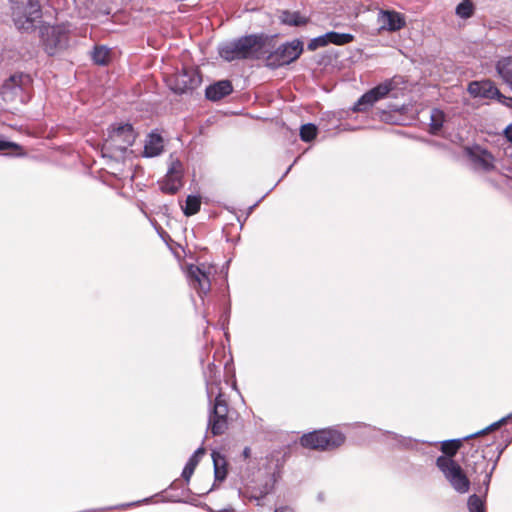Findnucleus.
<instances>
[{
	"label": "nucleus",
	"mask_w": 512,
	"mask_h": 512,
	"mask_svg": "<svg viewBox=\"0 0 512 512\" xmlns=\"http://www.w3.org/2000/svg\"><path fill=\"white\" fill-rule=\"evenodd\" d=\"M280 50H281V53H279L277 51L274 54H270L268 56V58H267V65L268 66H270L272 68H276V67L288 64V57L286 55V52L288 50V42L283 43L279 47V51Z\"/></svg>",
	"instance_id": "aec40b11"
},
{
	"label": "nucleus",
	"mask_w": 512,
	"mask_h": 512,
	"mask_svg": "<svg viewBox=\"0 0 512 512\" xmlns=\"http://www.w3.org/2000/svg\"><path fill=\"white\" fill-rule=\"evenodd\" d=\"M497 72L512 89V57H505L498 61Z\"/></svg>",
	"instance_id": "6ab92c4d"
},
{
	"label": "nucleus",
	"mask_w": 512,
	"mask_h": 512,
	"mask_svg": "<svg viewBox=\"0 0 512 512\" xmlns=\"http://www.w3.org/2000/svg\"><path fill=\"white\" fill-rule=\"evenodd\" d=\"M354 39V36L348 33H338V32H327L324 35H321L319 37L313 38L308 43V49L310 51H314L320 47H324L328 45L329 43L335 44V45H345L350 42H352Z\"/></svg>",
	"instance_id": "ddd939ff"
},
{
	"label": "nucleus",
	"mask_w": 512,
	"mask_h": 512,
	"mask_svg": "<svg viewBox=\"0 0 512 512\" xmlns=\"http://www.w3.org/2000/svg\"><path fill=\"white\" fill-rule=\"evenodd\" d=\"M205 454V449L203 447L198 448L187 461L183 471L182 477L188 482L192 477L196 466L198 465L200 458Z\"/></svg>",
	"instance_id": "a211bd4d"
},
{
	"label": "nucleus",
	"mask_w": 512,
	"mask_h": 512,
	"mask_svg": "<svg viewBox=\"0 0 512 512\" xmlns=\"http://www.w3.org/2000/svg\"><path fill=\"white\" fill-rule=\"evenodd\" d=\"M149 501H150V498H145V499H143L141 501H136V502H132V503H127V504L119 505V506H117V508L131 507V506L139 505L141 503H148Z\"/></svg>",
	"instance_id": "4c0bfd02"
},
{
	"label": "nucleus",
	"mask_w": 512,
	"mask_h": 512,
	"mask_svg": "<svg viewBox=\"0 0 512 512\" xmlns=\"http://www.w3.org/2000/svg\"><path fill=\"white\" fill-rule=\"evenodd\" d=\"M163 151V139L159 134L150 133L145 141L143 156L156 157Z\"/></svg>",
	"instance_id": "f3484780"
},
{
	"label": "nucleus",
	"mask_w": 512,
	"mask_h": 512,
	"mask_svg": "<svg viewBox=\"0 0 512 512\" xmlns=\"http://www.w3.org/2000/svg\"><path fill=\"white\" fill-rule=\"evenodd\" d=\"M182 176L178 175H165V179L161 183V190L167 194H175L182 186Z\"/></svg>",
	"instance_id": "4be33fe9"
},
{
	"label": "nucleus",
	"mask_w": 512,
	"mask_h": 512,
	"mask_svg": "<svg viewBox=\"0 0 512 512\" xmlns=\"http://www.w3.org/2000/svg\"><path fill=\"white\" fill-rule=\"evenodd\" d=\"M317 128L313 124H305L300 129V137L303 141H310L315 138Z\"/></svg>",
	"instance_id": "c756f323"
},
{
	"label": "nucleus",
	"mask_w": 512,
	"mask_h": 512,
	"mask_svg": "<svg viewBox=\"0 0 512 512\" xmlns=\"http://www.w3.org/2000/svg\"><path fill=\"white\" fill-rule=\"evenodd\" d=\"M200 206H201L200 196L188 195L187 199H186V204L182 208V210L186 216H192L200 210Z\"/></svg>",
	"instance_id": "393cba45"
},
{
	"label": "nucleus",
	"mask_w": 512,
	"mask_h": 512,
	"mask_svg": "<svg viewBox=\"0 0 512 512\" xmlns=\"http://www.w3.org/2000/svg\"><path fill=\"white\" fill-rule=\"evenodd\" d=\"M135 139L136 134L130 123L118 124L109 128L106 145L117 151L124 152L133 145Z\"/></svg>",
	"instance_id": "6e6552de"
},
{
	"label": "nucleus",
	"mask_w": 512,
	"mask_h": 512,
	"mask_svg": "<svg viewBox=\"0 0 512 512\" xmlns=\"http://www.w3.org/2000/svg\"><path fill=\"white\" fill-rule=\"evenodd\" d=\"M206 389L208 398L211 400V397L215 393V389H218L217 381L210 378H206Z\"/></svg>",
	"instance_id": "c9c22d12"
},
{
	"label": "nucleus",
	"mask_w": 512,
	"mask_h": 512,
	"mask_svg": "<svg viewBox=\"0 0 512 512\" xmlns=\"http://www.w3.org/2000/svg\"><path fill=\"white\" fill-rule=\"evenodd\" d=\"M509 417H510V416H508V418H509ZM506 421H507V417H504V418H502L501 420H499V421H497V422H495V423L491 424V425H490V426H488L487 428H485V429H483V430H481V431H478V432H476V433H474V434H471V435H469V436L464 437V440H467V439H470V438H473V437H476V436H479V435H483V434L487 433L488 431L495 430V429H497L500 425H502V424L506 423Z\"/></svg>",
	"instance_id": "2f4dec72"
},
{
	"label": "nucleus",
	"mask_w": 512,
	"mask_h": 512,
	"mask_svg": "<svg viewBox=\"0 0 512 512\" xmlns=\"http://www.w3.org/2000/svg\"><path fill=\"white\" fill-rule=\"evenodd\" d=\"M208 368H209L210 372H212V370L215 368V365H213V364H212V365H209V367H208Z\"/></svg>",
	"instance_id": "a18cd8bd"
},
{
	"label": "nucleus",
	"mask_w": 512,
	"mask_h": 512,
	"mask_svg": "<svg viewBox=\"0 0 512 512\" xmlns=\"http://www.w3.org/2000/svg\"><path fill=\"white\" fill-rule=\"evenodd\" d=\"M212 458H213L215 479L218 481H223L227 475L225 459L222 456H220V454H218L216 452L212 453Z\"/></svg>",
	"instance_id": "5701e85b"
},
{
	"label": "nucleus",
	"mask_w": 512,
	"mask_h": 512,
	"mask_svg": "<svg viewBox=\"0 0 512 512\" xmlns=\"http://www.w3.org/2000/svg\"><path fill=\"white\" fill-rule=\"evenodd\" d=\"M206 508L209 512H235V509L232 508V507H227V508H224V509H220V510H214L212 509L211 507L207 506L206 505Z\"/></svg>",
	"instance_id": "58836bf2"
},
{
	"label": "nucleus",
	"mask_w": 512,
	"mask_h": 512,
	"mask_svg": "<svg viewBox=\"0 0 512 512\" xmlns=\"http://www.w3.org/2000/svg\"><path fill=\"white\" fill-rule=\"evenodd\" d=\"M445 121V115L443 111L439 109H433L430 114V132L432 134H437L443 127V123Z\"/></svg>",
	"instance_id": "b1692460"
},
{
	"label": "nucleus",
	"mask_w": 512,
	"mask_h": 512,
	"mask_svg": "<svg viewBox=\"0 0 512 512\" xmlns=\"http://www.w3.org/2000/svg\"><path fill=\"white\" fill-rule=\"evenodd\" d=\"M232 91L233 86L229 80H220L206 87L205 96L210 101H219Z\"/></svg>",
	"instance_id": "dca6fc26"
},
{
	"label": "nucleus",
	"mask_w": 512,
	"mask_h": 512,
	"mask_svg": "<svg viewBox=\"0 0 512 512\" xmlns=\"http://www.w3.org/2000/svg\"><path fill=\"white\" fill-rule=\"evenodd\" d=\"M344 441V435L333 429L313 431L300 438L303 447L316 450H332L341 446Z\"/></svg>",
	"instance_id": "39448f33"
},
{
	"label": "nucleus",
	"mask_w": 512,
	"mask_h": 512,
	"mask_svg": "<svg viewBox=\"0 0 512 512\" xmlns=\"http://www.w3.org/2000/svg\"><path fill=\"white\" fill-rule=\"evenodd\" d=\"M504 137L512 145V124L508 125L504 130Z\"/></svg>",
	"instance_id": "e433bc0d"
},
{
	"label": "nucleus",
	"mask_w": 512,
	"mask_h": 512,
	"mask_svg": "<svg viewBox=\"0 0 512 512\" xmlns=\"http://www.w3.org/2000/svg\"><path fill=\"white\" fill-rule=\"evenodd\" d=\"M463 461L466 468L471 469L473 473L485 474L483 484L488 488L497 461H495L491 469L488 470V461L485 456L478 448H474L473 446L466 452Z\"/></svg>",
	"instance_id": "1a4fd4ad"
},
{
	"label": "nucleus",
	"mask_w": 512,
	"mask_h": 512,
	"mask_svg": "<svg viewBox=\"0 0 512 512\" xmlns=\"http://www.w3.org/2000/svg\"><path fill=\"white\" fill-rule=\"evenodd\" d=\"M252 499L256 502L257 505H261L264 496H253Z\"/></svg>",
	"instance_id": "ea45409f"
},
{
	"label": "nucleus",
	"mask_w": 512,
	"mask_h": 512,
	"mask_svg": "<svg viewBox=\"0 0 512 512\" xmlns=\"http://www.w3.org/2000/svg\"><path fill=\"white\" fill-rule=\"evenodd\" d=\"M281 18H282V22L283 23H287V21H288V11H283Z\"/></svg>",
	"instance_id": "a19ab883"
},
{
	"label": "nucleus",
	"mask_w": 512,
	"mask_h": 512,
	"mask_svg": "<svg viewBox=\"0 0 512 512\" xmlns=\"http://www.w3.org/2000/svg\"><path fill=\"white\" fill-rule=\"evenodd\" d=\"M109 52V49L104 46L95 47L92 59L96 64L105 65L108 62Z\"/></svg>",
	"instance_id": "cd10ccee"
},
{
	"label": "nucleus",
	"mask_w": 512,
	"mask_h": 512,
	"mask_svg": "<svg viewBox=\"0 0 512 512\" xmlns=\"http://www.w3.org/2000/svg\"><path fill=\"white\" fill-rule=\"evenodd\" d=\"M303 52V42L300 39L290 41V63L299 58Z\"/></svg>",
	"instance_id": "c85d7f7f"
},
{
	"label": "nucleus",
	"mask_w": 512,
	"mask_h": 512,
	"mask_svg": "<svg viewBox=\"0 0 512 512\" xmlns=\"http://www.w3.org/2000/svg\"><path fill=\"white\" fill-rule=\"evenodd\" d=\"M462 445L461 439H453L443 441L441 450L445 454L439 456L436 460V465L443 473L446 480L458 493H466L470 487V481L463 472L461 466L456 463L452 457L460 449Z\"/></svg>",
	"instance_id": "f03ea898"
},
{
	"label": "nucleus",
	"mask_w": 512,
	"mask_h": 512,
	"mask_svg": "<svg viewBox=\"0 0 512 512\" xmlns=\"http://www.w3.org/2000/svg\"><path fill=\"white\" fill-rule=\"evenodd\" d=\"M268 37L260 34L242 36L219 46V55L226 61L238 59H259L268 52Z\"/></svg>",
	"instance_id": "f257e3e1"
},
{
	"label": "nucleus",
	"mask_w": 512,
	"mask_h": 512,
	"mask_svg": "<svg viewBox=\"0 0 512 512\" xmlns=\"http://www.w3.org/2000/svg\"><path fill=\"white\" fill-rule=\"evenodd\" d=\"M167 175H183V167L182 163L178 159H172L168 168V171L166 173Z\"/></svg>",
	"instance_id": "473e14b6"
},
{
	"label": "nucleus",
	"mask_w": 512,
	"mask_h": 512,
	"mask_svg": "<svg viewBox=\"0 0 512 512\" xmlns=\"http://www.w3.org/2000/svg\"><path fill=\"white\" fill-rule=\"evenodd\" d=\"M275 512H287L285 508L276 509Z\"/></svg>",
	"instance_id": "37998d69"
},
{
	"label": "nucleus",
	"mask_w": 512,
	"mask_h": 512,
	"mask_svg": "<svg viewBox=\"0 0 512 512\" xmlns=\"http://www.w3.org/2000/svg\"><path fill=\"white\" fill-rule=\"evenodd\" d=\"M381 30L396 32L406 25L405 17L394 10H381L378 14Z\"/></svg>",
	"instance_id": "4468645a"
},
{
	"label": "nucleus",
	"mask_w": 512,
	"mask_h": 512,
	"mask_svg": "<svg viewBox=\"0 0 512 512\" xmlns=\"http://www.w3.org/2000/svg\"><path fill=\"white\" fill-rule=\"evenodd\" d=\"M307 18L305 16L300 15L299 13H290V25L301 26L306 24Z\"/></svg>",
	"instance_id": "f704fd0d"
},
{
	"label": "nucleus",
	"mask_w": 512,
	"mask_h": 512,
	"mask_svg": "<svg viewBox=\"0 0 512 512\" xmlns=\"http://www.w3.org/2000/svg\"><path fill=\"white\" fill-rule=\"evenodd\" d=\"M182 176L178 175H165V179L161 183V190L167 194H175L182 186Z\"/></svg>",
	"instance_id": "412c9836"
},
{
	"label": "nucleus",
	"mask_w": 512,
	"mask_h": 512,
	"mask_svg": "<svg viewBox=\"0 0 512 512\" xmlns=\"http://www.w3.org/2000/svg\"><path fill=\"white\" fill-rule=\"evenodd\" d=\"M40 38L45 52L49 56L56 55L68 46L69 28L66 24L43 25Z\"/></svg>",
	"instance_id": "20e7f679"
},
{
	"label": "nucleus",
	"mask_w": 512,
	"mask_h": 512,
	"mask_svg": "<svg viewBox=\"0 0 512 512\" xmlns=\"http://www.w3.org/2000/svg\"><path fill=\"white\" fill-rule=\"evenodd\" d=\"M11 15L16 28L22 32H31L36 22L42 18L40 0H11Z\"/></svg>",
	"instance_id": "7ed1b4c3"
},
{
	"label": "nucleus",
	"mask_w": 512,
	"mask_h": 512,
	"mask_svg": "<svg viewBox=\"0 0 512 512\" xmlns=\"http://www.w3.org/2000/svg\"><path fill=\"white\" fill-rule=\"evenodd\" d=\"M214 272V267L205 263L200 265H188L186 275L189 285L196 290L200 296L207 294L211 289V276Z\"/></svg>",
	"instance_id": "423d86ee"
},
{
	"label": "nucleus",
	"mask_w": 512,
	"mask_h": 512,
	"mask_svg": "<svg viewBox=\"0 0 512 512\" xmlns=\"http://www.w3.org/2000/svg\"><path fill=\"white\" fill-rule=\"evenodd\" d=\"M8 149L20 150L21 146L15 142L5 140L4 137L2 135H0V151H4V150H8Z\"/></svg>",
	"instance_id": "72a5a7b5"
},
{
	"label": "nucleus",
	"mask_w": 512,
	"mask_h": 512,
	"mask_svg": "<svg viewBox=\"0 0 512 512\" xmlns=\"http://www.w3.org/2000/svg\"><path fill=\"white\" fill-rule=\"evenodd\" d=\"M468 509L469 512H485L483 501L476 494H473L469 497Z\"/></svg>",
	"instance_id": "7c9ffc66"
},
{
	"label": "nucleus",
	"mask_w": 512,
	"mask_h": 512,
	"mask_svg": "<svg viewBox=\"0 0 512 512\" xmlns=\"http://www.w3.org/2000/svg\"><path fill=\"white\" fill-rule=\"evenodd\" d=\"M465 154L475 170L488 172L495 167L494 156L487 149L479 145L466 147Z\"/></svg>",
	"instance_id": "9d476101"
},
{
	"label": "nucleus",
	"mask_w": 512,
	"mask_h": 512,
	"mask_svg": "<svg viewBox=\"0 0 512 512\" xmlns=\"http://www.w3.org/2000/svg\"><path fill=\"white\" fill-rule=\"evenodd\" d=\"M228 411L229 408L226 400L224 399V395L221 392H218L208 419V428L213 435H221L227 430Z\"/></svg>",
	"instance_id": "0eeeda50"
},
{
	"label": "nucleus",
	"mask_w": 512,
	"mask_h": 512,
	"mask_svg": "<svg viewBox=\"0 0 512 512\" xmlns=\"http://www.w3.org/2000/svg\"><path fill=\"white\" fill-rule=\"evenodd\" d=\"M249 452H250V449L246 447V448L244 449V452H243V453H244V455L247 457V456L249 455Z\"/></svg>",
	"instance_id": "79ce46f5"
},
{
	"label": "nucleus",
	"mask_w": 512,
	"mask_h": 512,
	"mask_svg": "<svg viewBox=\"0 0 512 512\" xmlns=\"http://www.w3.org/2000/svg\"><path fill=\"white\" fill-rule=\"evenodd\" d=\"M392 90L391 82L381 83L363 94L357 103L354 105L353 110L356 112H363L372 107L376 102L385 98Z\"/></svg>",
	"instance_id": "f8f14e48"
},
{
	"label": "nucleus",
	"mask_w": 512,
	"mask_h": 512,
	"mask_svg": "<svg viewBox=\"0 0 512 512\" xmlns=\"http://www.w3.org/2000/svg\"><path fill=\"white\" fill-rule=\"evenodd\" d=\"M468 92L474 97L492 99L500 96L499 90L490 80L471 82L468 85Z\"/></svg>",
	"instance_id": "2eb2a0df"
},
{
	"label": "nucleus",
	"mask_w": 512,
	"mask_h": 512,
	"mask_svg": "<svg viewBox=\"0 0 512 512\" xmlns=\"http://www.w3.org/2000/svg\"><path fill=\"white\" fill-rule=\"evenodd\" d=\"M256 205H257V203H256V204H254V205H252V206H250V207H249V209H248V213H250V212L254 209V207H255Z\"/></svg>",
	"instance_id": "c03bdc74"
},
{
	"label": "nucleus",
	"mask_w": 512,
	"mask_h": 512,
	"mask_svg": "<svg viewBox=\"0 0 512 512\" xmlns=\"http://www.w3.org/2000/svg\"><path fill=\"white\" fill-rule=\"evenodd\" d=\"M201 84V77L194 69H183L176 73L171 80V89L177 94L187 93Z\"/></svg>",
	"instance_id": "9b49d317"
},
{
	"label": "nucleus",
	"mask_w": 512,
	"mask_h": 512,
	"mask_svg": "<svg viewBox=\"0 0 512 512\" xmlns=\"http://www.w3.org/2000/svg\"><path fill=\"white\" fill-rule=\"evenodd\" d=\"M21 91V87L16 84V76H11L8 81L5 82L2 89V95L7 100L10 94H17Z\"/></svg>",
	"instance_id": "bb28decb"
},
{
	"label": "nucleus",
	"mask_w": 512,
	"mask_h": 512,
	"mask_svg": "<svg viewBox=\"0 0 512 512\" xmlns=\"http://www.w3.org/2000/svg\"><path fill=\"white\" fill-rule=\"evenodd\" d=\"M455 12L460 18L468 19L474 13V4L471 0H464L457 5Z\"/></svg>",
	"instance_id": "a878e982"
}]
</instances>
